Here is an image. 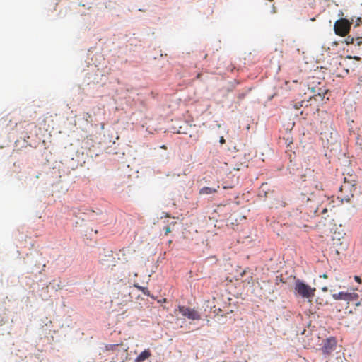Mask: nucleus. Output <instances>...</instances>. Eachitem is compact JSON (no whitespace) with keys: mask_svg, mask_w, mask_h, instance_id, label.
<instances>
[{"mask_svg":"<svg viewBox=\"0 0 362 362\" xmlns=\"http://www.w3.org/2000/svg\"><path fill=\"white\" fill-rule=\"evenodd\" d=\"M294 290L303 298L310 299L315 296V288L310 287L299 279L295 282Z\"/></svg>","mask_w":362,"mask_h":362,"instance_id":"f257e3e1","label":"nucleus"},{"mask_svg":"<svg viewBox=\"0 0 362 362\" xmlns=\"http://www.w3.org/2000/svg\"><path fill=\"white\" fill-rule=\"evenodd\" d=\"M351 23L347 19L341 18L337 20L334 25V29L337 35L345 36L349 32Z\"/></svg>","mask_w":362,"mask_h":362,"instance_id":"f03ea898","label":"nucleus"},{"mask_svg":"<svg viewBox=\"0 0 362 362\" xmlns=\"http://www.w3.org/2000/svg\"><path fill=\"white\" fill-rule=\"evenodd\" d=\"M358 294L355 293H349V292H339L338 293L332 294V298L336 300H344L348 303L351 301H355L358 298Z\"/></svg>","mask_w":362,"mask_h":362,"instance_id":"7ed1b4c3","label":"nucleus"},{"mask_svg":"<svg viewBox=\"0 0 362 362\" xmlns=\"http://www.w3.org/2000/svg\"><path fill=\"white\" fill-rule=\"evenodd\" d=\"M179 312L185 317L190 320H200L201 316L194 309L185 306H179Z\"/></svg>","mask_w":362,"mask_h":362,"instance_id":"20e7f679","label":"nucleus"},{"mask_svg":"<svg viewBox=\"0 0 362 362\" xmlns=\"http://www.w3.org/2000/svg\"><path fill=\"white\" fill-rule=\"evenodd\" d=\"M337 341L334 338H328L323 342L322 352L325 356H329L336 349Z\"/></svg>","mask_w":362,"mask_h":362,"instance_id":"39448f33","label":"nucleus"},{"mask_svg":"<svg viewBox=\"0 0 362 362\" xmlns=\"http://www.w3.org/2000/svg\"><path fill=\"white\" fill-rule=\"evenodd\" d=\"M345 42L347 45L356 44L357 46H361L362 45V36H348Z\"/></svg>","mask_w":362,"mask_h":362,"instance_id":"423d86ee","label":"nucleus"},{"mask_svg":"<svg viewBox=\"0 0 362 362\" xmlns=\"http://www.w3.org/2000/svg\"><path fill=\"white\" fill-rule=\"evenodd\" d=\"M132 253V250L129 247H123L119 251V259H122V260L127 262L128 261L127 256H129Z\"/></svg>","mask_w":362,"mask_h":362,"instance_id":"0eeeda50","label":"nucleus"},{"mask_svg":"<svg viewBox=\"0 0 362 362\" xmlns=\"http://www.w3.org/2000/svg\"><path fill=\"white\" fill-rule=\"evenodd\" d=\"M151 356V352L149 349L143 351L135 359V362H144Z\"/></svg>","mask_w":362,"mask_h":362,"instance_id":"6e6552de","label":"nucleus"},{"mask_svg":"<svg viewBox=\"0 0 362 362\" xmlns=\"http://www.w3.org/2000/svg\"><path fill=\"white\" fill-rule=\"evenodd\" d=\"M216 192H217L216 189L209 187H202L199 190V194H210L215 193Z\"/></svg>","mask_w":362,"mask_h":362,"instance_id":"1a4fd4ad","label":"nucleus"},{"mask_svg":"<svg viewBox=\"0 0 362 362\" xmlns=\"http://www.w3.org/2000/svg\"><path fill=\"white\" fill-rule=\"evenodd\" d=\"M134 286L139 291H141L144 295L147 296H150V291L147 287L141 286L138 284H134Z\"/></svg>","mask_w":362,"mask_h":362,"instance_id":"9d476101","label":"nucleus"},{"mask_svg":"<svg viewBox=\"0 0 362 362\" xmlns=\"http://www.w3.org/2000/svg\"><path fill=\"white\" fill-rule=\"evenodd\" d=\"M353 197V195L351 194V196L346 195V196L341 197H338V198H341L342 202L344 201L349 202L350 201L351 197Z\"/></svg>","mask_w":362,"mask_h":362,"instance_id":"9b49d317","label":"nucleus"},{"mask_svg":"<svg viewBox=\"0 0 362 362\" xmlns=\"http://www.w3.org/2000/svg\"><path fill=\"white\" fill-rule=\"evenodd\" d=\"M360 25H362V16H359L357 18L354 28H356V27L359 26Z\"/></svg>","mask_w":362,"mask_h":362,"instance_id":"f8f14e48","label":"nucleus"},{"mask_svg":"<svg viewBox=\"0 0 362 362\" xmlns=\"http://www.w3.org/2000/svg\"><path fill=\"white\" fill-rule=\"evenodd\" d=\"M305 103V101H301L300 103H296L294 105V107L297 110L300 109V107H303V104Z\"/></svg>","mask_w":362,"mask_h":362,"instance_id":"ddd939ff","label":"nucleus"},{"mask_svg":"<svg viewBox=\"0 0 362 362\" xmlns=\"http://www.w3.org/2000/svg\"><path fill=\"white\" fill-rule=\"evenodd\" d=\"M164 230H165V234L167 235L168 233H170L171 230H170V228L169 226H166L164 228Z\"/></svg>","mask_w":362,"mask_h":362,"instance_id":"4468645a","label":"nucleus"},{"mask_svg":"<svg viewBox=\"0 0 362 362\" xmlns=\"http://www.w3.org/2000/svg\"><path fill=\"white\" fill-rule=\"evenodd\" d=\"M354 279H355V281H357V282H358V283H361V280L360 277H359V276H354Z\"/></svg>","mask_w":362,"mask_h":362,"instance_id":"2eb2a0df","label":"nucleus"},{"mask_svg":"<svg viewBox=\"0 0 362 362\" xmlns=\"http://www.w3.org/2000/svg\"><path fill=\"white\" fill-rule=\"evenodd\" d=\"M219 142H220L221 144H225L226 140H225V139L223 138V136H221V137L220 138V141H219Z\"/></svg>","mask_w":362,"mask_h":362,"instance_id":"dca6fc26","label":"nucleus"},{"mask_svg":"<svg viewBox=\"0 0 362 362\" xmlns=\"http://www.w3.org/2000/svg\"><path fill=\"white\" fill-rule=\"evenodd\" d=\"M316 188L322 190V185L321 183H320L319 185H316Z\"/></svg>","mask_w":362,"mask_h":362,"instance_id":"f3484780","label":"nucleus"},{"mask_svg":"<svg viewBox=\"0 0 362 362\" xmlns=\"http://www.w3.org/2000/svg\"><path fill=\"white\" fill-rule=\"evenodd\" d=\"M348 186L346 185H344L340 187V191L342 192L344 189L346 188Z\"/></svg>","mask_w":362,"mask_h":362,"instance_id":"a211bd4d","label":"nucleus"},{"mask_svg":"<svg viewBox=\"0 0 362 362\" xmlns=\"http://www.w3.org/2000/svg\"><path fill=\"white\" fill-rule=\"evenodd\" d=\"M327 208H324V209H322L321 214H324L327 213Z\"/></svg>","mask_w":362,"mask_h":362,"instance_id":"6ab92c4d","label":"nucleus"},{"mask_svg":"<svg viewBox=\"0 0 362 362\" xmlns=\"http://www.w3.org/2000/svg\"><path fill=\"white\" fill-rule=\"evenodd\" d=\"M320 277H322L323 279H327L328 278V276H327V275L326 274H324L321 275Z\"/></svg>","mask_w":362,"mask_h":362,"instance_id":"aec40b11","label":"nucleus"},{"mask_svg":"<svg viewBox=\"0 0 362 362\" xmlns=\"http://www.w3.org/2000/svg\"><path fill=\"white\" fill-rule=\"evenodd\" d=\"M45 267H46V264H43V265H42V270L40 272V273H42V272L45 271Z\"/></svg>","mask_w":362,"mask_h":362,"instance_id":"412c9836","label":"nucleus"},{"mask_svg":"<svg viewBox=\"0 0 362 362\" xmlns=\"http://www.w3.org/2000/svg\"><path fill=\"white\" fill-rule=\"evenodd\" d=\"M360 85L362 87V76L359 78Z\"/></svg>","mask_w":362,"mask_h":362,"instance_id":"4be33fe9","label":"nucleus"},{"mask_svg":"<svg viewBox=\"0 0 362 362\" xmlns=\"http://www.w3.org/2000/svg\"><path fill=\"white\" fill-rule=\"evenodd\" d=\"M120 354H121V355H122V356H124V355H125V354H126V353H125V351H120Z\"/></svg>","mask_w":362,"mask_h":362,"instance_id":"5701e85b","label":"nucleus"},{"mask_svg":"<svg viewBox=\"0 0 362 362\" xmlns=\"http://www.w3.org/2000/svg\"><path fill=\"white\" fill-rule=\"evenodd\" d=\"M322 291H327V287H323L322 288Z\"/></svg>","mask_w":362,"mask_h":362,"instance_id":"b1692460","label":"nucleus"},{"mask_svg":"<svg viewBox=\"0 0 362 362\" xmlns=\"http://www.w3.org/2000/svg\"><path fill=\"white\" fill-rule=\"evenodd\" d=\"M200 77H201V74H198L197 76V78H199Z\"/></svg>","mask_w":362,"mask_h":362,"instance_id":"393cba45","label":"nucleus"},{"mask_svg":"<svg viewBox=\"0 0 362 362\" xmlns=\"http://www.w3.org/2000/svg\"><path fill=\"white\" fill-rule=\"evenodd\" d=\"M161 148H163V149H166V146H165V145H163V146H161Z\"/></svg>","mask_w":362,"mask_h":362,"instance_id":"a878e982","label":"nucleus"},{"mask_svg":"<svg viewBox=\"0 0 362 362\" xmlns=\"http://www.w3.org/2000/svg\"><path fill=\"white\" fill-rule=\"evenodd\" d=\"M354 58L355 59H356V60H359V59H360V58H359L358 57H354Z\"/></svg>","mask_w":362,"mask_h":362,"instance_id":"bb28decb","label":"nucleus"},{"mask_svg":"<svg viewBox=\"0 0 362 362\" xmlns=\"http://www.w3.org/2000/svg\"><path fill=\"white\" fill-rule=\"evenodd\" d=\"M245 274V272L244 271L241 275L243 276Z\"/></svg>","mask_w":362,"mask_h":362,"instance_id":"cd10ccee","label":"nucleus"}]
</instances>
